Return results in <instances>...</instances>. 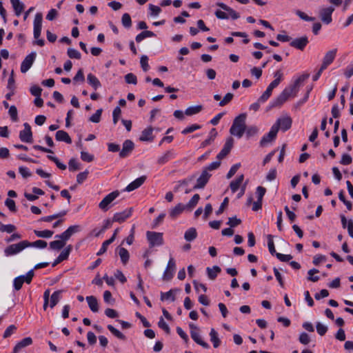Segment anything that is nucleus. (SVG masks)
<instances>
[{"label":"nucleus","mask_w":353,"mask_h":353,"mask_svg":"<svg viewBox=\"0 0 353 353\" xmlns=\"http://www.w3.org/2000/svg\"><path fill=\"white\" fill-rule=\"evenodd\" d=\"M246 114L242 113L236 117L230 129V133L238 138H241L245 131Z\"/></svg>","instance_id":"nucleus-1"},{"label":"nucleus","mask_w":353,"mask_h":353,"mask_svg":"<svg viewBox=\"0 0 353 353\" xmlns=\"http://www.w3.org/2000/svg\"><path fill=\"white\" fill-rule=\"evenodd\" d=\"M30 247L28 241H22L18 243L10 245L4 250V254L6 256H12L21 252L26 248Z\"/></svg>","instance_id":"nucleus-2"},{"label":"nucleus","mask_w":353,"mask_h":353,"mask_svg":"<svg viewBox=\"0 0 353 353\" xmlns=\"http://www.w3.org/2000/svg\"><path fill=\"white\" fill-rule=\"evenodd\" d=\"M34 276V271L32 270L28 272L26 275H21L16 277L13 281L14 289L18 291L21 290L23 283H30Z\"/></svg>","instance_id":"nucleus-3"},{"label":"nucleus","mask_w":353,"mask_h":353,"mask_svg":"<svg viewBox=\"0 0 353 353\" xmlns=\"http://www.w3.org/2000/svg\"><path fill=\"white\" fill-rule=\"evenodd\" d=\"M293 92L288 88H285L281 94L270 103V108L280 107L290 97H293Z\"/></svg>","instance_id":"nucleus-4"},{"label":"nucleus","mask_w":353,"mask_h":353,"mask_svg":"<svg viewBox=\"0 0 353 353\" xmlns=\"http://www.w3.org/2000/svg\"><path fill=\"white\" fill-rule=\"evenodd\" d=\"M292 123V120L291 117L288 115H285L279 118L272 126L276 127L277 131L281 130L285 132L291 128Z\"/></svg>","instance_id":"nucleus-5"},{"label":"nucleus","mask_w":353,"mask_h":353,"mask_svg":"<svg viewBox=\"0 0 353 353\" xmlns=\"http://www.w3.org/2000/svg\"><path fill=\"white\" fill-rule=\"evenodd\" d=\"M334 6L323 7L319 9V17L323 23L326 25L331 23L332 21V14L334 11Z\"/></svg>","instance_id":"nucleus-6"},{"label":"nucleus","mask_w":353,"mask_h":353,"mask_svg":"<svg viewBox=\"0 0 353 353\" xmlns=\"http://www.w3.org/2000/svg\"><path fill=\"white\" fill-rule=\"evenodd\" d=\"M119 192L115 190L106 195L99 204V208L103 211L106 212L110 208V204L119 196Z\"/></svg>","instance_id":"nucleus-7"},{"label":"nucleus","mask_w":353,"mask_h":353,"mask_svg":"<svg viewBox=\"0 0 353 353\" xmlns=\"http://www.w3.org/2000/svg\"><path fill=\"white\" fill-rule=\"evenodd\" d=\"M147 239L151 246L161 245L163 243L162 233L155 232H147Z\"/></svg>","instance_id":"nucleus-8"},{"label":"nucleus","mask_w":353,"mask_h":353,"mask_svg":"<svg viewBox=\"0 0 353 353\" xmlns=\"http://www.w3.org/2000/svg\"><path fill=\"white\" fill-rule=\"evenodd\" d=\"M37 57V53L35 52H32L30 54L27 55L24 60L22 61L21 65V72L22 73H26L29 70V69L32 65L35 59Z\"/></svg>","instance_id":"nucleus-9"},{"label":"nucleus","mask_w":353,"mask_h":353,"mask_svg":"<svg viewBox=\"0 0 353 353\" xmlns=\"http://www.w3.org/2000/svg\"><path fill=\"white\" fill-rule=\"evenodd\" d=\"M23 125H24V130L20 131L19 139L23 142L32 143V132L31 130V127L28 123H25Z\"/></svg>","instance_id":"nucleus-10"},{"label":"nucleus","mask_w":353,"mask_h":353,"mask_svg":"<svg viewBox=\"0 0 353 353\" xmlns=\"http://www.w3.org/2000/svg\"><path fill=\"white\" fill-rule=\"evenodd\" d=\"M81 230V227L79 225H74L70 226L65 232L61 234L56 235V238L63 239V240H68L71 236L75 233L79 232Z\"/></svg>","instance_id":"nucleus-11"},{"label":"nucleus","mask_w":353,"mask_h":353,"mask_svg":"<svg viewBox=\"0 0 353 353\" xmlns=\"http://www.w3.org/2000/svg\"><path fill=\"white\" fill-rule=\"evenodd\" d=\"M277 133L278 131L276 130V127L272 126L270 132L261 139L260 145L264 147L272 142L276 139Z\"/></svg>","instance_id":"nucleus-12"},{"label":"nucleus","mask_w":353,"mask_h":353,"mask_svg":"<svg viewBox=\"0 0 353 353\" xmlns=\"http://www.w3.org/2000/svg\"><path fill=\"white\" fill-rule=\"evenodd\" d=\"M43 14L41 12L36 14L34 19V37L36 39L41 35L42 27Z\"/></svg>","instance_id":"nucleus-13"},{"label":"nucleus","mask_w":353,"mask_h":353,"mask_svg":"<svg viewBox=\"0 0 353 353\" xmlns=\"http://www.w3.org/2000/svg\"><path fill=\"white\" fill-rule=\"evenodd\" d=\"M176 270V263L173 258H170L168 261L166 269L163 275V279L165 281L170 280L174 275Z\"/></svg>","instance_id":"nucleus-14"},{"label":"nucleus","mask_w":353,"mask_h":353,"mask_svg":"<svg viewBox=\"0 0 353 353\" xmlns=\"http://www.w3.org/2000/svg\"><path fill=\"white\" fill-rule=\"evenodd\" d=\"M132 212L133 208H129L128 209H125L123 212H117L113 216L112 221L123 223L132 215Z\"/></svg>","instance_id":"nucleus-15"},{"label":"nucleus","mask_w":353,"mask_h":353,"mask_svg":"<svg viewBox=\"0 0 353 353\" xmlns=\"http://www.w3.org/2000/svg\"><path fill=\"white\" fill-rule=\"evenodd\" d=\"M134 148V143L130 140H125L123 143V147L119 152V157L121 158H125L128 157Z\"/></svg>","instance_id":"nucleus-16"},{"label":"nucleus","mask_w":353,"mask_h":353,"mask_svg":"<svg viewBox=\"0 0 353 353\" xmlns=\"http://www.w3.org/2000/svg\"><path fill=\"white\" fill-rule=\"evenodd\" d=\"M233 144H234V139L232 137L228 138L226 140V141L223 145V148H222L221 152L218 154V155L216 157L217 159L219 160H221V159H223L224 157H225L231 151V150L233 147Z\"/></svg>","instance_id":"nucleus-17"},{"label":"nucleus","mask_w":353,"mask_h":353,"mask_svg":"<svg viewBox=\"0 0 353 353\" xmlns=\"http://www.w3.org/2000/svg\"><path fill=\"white\" fill-rule=\"evenodd\" d=\"M211 174L207 172V170H203L201 174L196 180V183L194 186L193 189H202L203 188L207 183L208 182Z\"/></svg>","instance_id":"nucleus-18"},{"label":"nucleus","mask_w":353,"mask_h":353,"mask_svg":"<svg viewBox=\"0 0 353 353\" xmlns=\"http://www.w3.org/2000/svg\"><path fill=\"white\" fill-rule=\"evenodd\" d=\"M310 77V74H303L302 75L299 76L294 82L292 85L288 87L292 92H293V97H295L299 91V87L301 86V83L308 79Z\"/></svg>","instance_id":"nucleus-19"},{"label":"nucleus","mask_w":353,"mask_h":353,"mask_svg":"<svg viewBox=\"0 0 353 353\" xmlns=\"http://www.w3.org/2000/svg\"><path fill=\"white\" fill-rule=\"evenodd\" d=\"M308 43L309 41L307 37L303 36L299 38L294 39L290 42V46L294 48H296L300 50H303Z\"/></svg>","instance_id":"nucleus-20"},{"label":"nucleus","mask_w":353,"mask_h":353,"mask_svg":"<svg viewBox=\"0 0 353 353\" xmlns=\"http://www.w3.org/2000/svg\"><path fill=\"white\" fill-rule=\"evenodd\" d=\"M147 177L146 176L143 175L141 176L132 182H131L129 185L126 186L125 188V191L126 192H131L133 191L137 188H139L140 186H141L143 183L145 181Z\"/></svg>","instance_id":"nucleus-21"},{"label":"nucleus","mask_w":353,"mask_h":353,"mask_svg":"<svg viewBox=\"0 0 353 353\" xmlns=\"http://www.w3.org/2000/svg\"><path fill=\"white\" fill-rule=\"evenodd\" d=\"M152 132L153 128L151 126H149L147 128L144 129L141 132V135L139 137V140L141 141H152L154 138L152 134Z\"/></svg>","instance_id":"nucleus-22"},{"label":"nucleus","mask_w":353,"mask_h":353,"mask_svg":"<svg viewBox=\"0 0 353 353\" xmlns=\"http://www.w3.org/2000/svg\"><path fill=\"white\" fill-rule=\"evenodd\" d=\"M72 250V245H68L64 250H63L59 256L56 259V260L52 263V266H56L58 263H61V261L66 260L68 258V256Z\"/></svg>","instance_id":"nucleus-23"},{"label":"nucleus","mask_w":353,"mask_h":353,"mask_svg":"<svg viewBox=\"0 0 353 353\" xmlns=\"http://www.w3.org/2000/svg\"><path fill=\"white\" fill-rule=\"evenodd\" d=\"M32 339L31 337H26L20 341L17 345L14 346L13 349L12 353H18L22 348H24L27 346L32 345Z\"/></svg>","instance_id":"nucleus-24"},{"label":"nucleus","mask_w":353,"mask_h":353,"mask_svg":"<svg viewBox=\"0 0 353 353\" xmlns=\"http://www.w3.org/2000/svg\"><path fill=\"white\" fill-rule=\"evenodd\" d=\"M175 157V153L172 150L166 151L163 155L157 159L159 165H163Z\"/></svg>","instance_id":"nucleus-25"},{"label":"nucleus","mask_w":353,"mask_h":353,"mask_svg":"<svg viewBox=\"0 0 353 353\" xmlns=\"http://www.w3.org/2000/svg\"><path fill=\"white\" fill-rule=\"evenodd\" d=\"M192 339L199 345H201L205 349H208L210 345L202 340L199 333L196 330H191L190 332Z\"/></svg>","instance_id":"nucleus-26"},{"label":"nucleus","mask_w":353,"mask_h":353,"mask_svg":"<svg viewBox=\"0 0 353 353\" xmlns=\"http://www.w3.org/2000/svg\"><path fill=\"white\" fill-rule=\"evenodd\" d=\"M55 139L58 141H64L67 143H71L72 139L68 133L64 130H58L55 134Z\"/></svg>","instance_id":"nucleus-27"},{"label":"nucleus","mask_w":353,"mask_h":353,"mask_svg":"<svg viewBox=\"0 0 353 353\" xmlns=\"http://www.w3.org/2000/svg\"><path fill=\"white\" fill-rule=\"evenodd\" d=\"M86 301L88 302V306L90 310L93 312H98L99 307L97 299L94 296H88L86 297Z\"/></svg>","instance_id":"nucleus-28"},{"label":"nucleus","mask_w":353,"mask_h":353,"mask_svg":"<svg viewBox=\"0 0 353 353\" xmlns=\"http://www.w3.org/2000/svg\"><path fill=\"white\" fill-rule=\"evenodd\" d=\"M186 207L182 203H178L174 208H172L169 212V216L172 219L176 218L181 214Z\"/></svg>","instance_id":"nucleus-29"},{"label":"nucleus","mask_w":353,"mask_h":353,"mask_svg":"<svg viewBox=\"0 0 353 353\" xmlns=\"http://www.w3.org/2000/svg\"><path fill=\"white\" fill-rule=\"evenodd\" d=\"M87 81L95 90L101 86L99 80L92 73L87 75Z\"/></svg>","instance_id":"nucleus-30"},{"label":"nucleus","mask_w":353,"mask_h":353,"mask_svg":"<svg viewBox=\"0 0 353 353\" xmlns=\"http://www.w3.org/2000/svg\"><path fill=\"white\" fill-rule=\"evenodd\" d=\"M206 271L208 273V278L210 280H214L216 278L217 274L221 271V270L219 266L214 265L212 268L209 267L207 268Z\"/></svg>","instance_id":"nucleus-31"},{"label":"nucleus","mask_w":353,"mask_h":353,"mask_svg":"<svg viewBox=\"0 0 353 353\" xmlns=\"http://www.w3.org/2000/svg\"><path fill=\"white\" fill-rule=\"evenodd\" d=\"M244 179L243 174L239 176L235 180L231 181L230 187L232 192H235L239 188Z\"/></svg>","instance_id":"nucleus-32"},{"label":"nucleus","mask_w":353,"mask_h":353,"mask_svg":"<svg viewBox=\"0 0 353 353\" xmlns=\"http://www.w3.org/2000/svg\"><path fill=\"white\" fill-rule=\"evenodd\" d=\"M336 52V49H333L327 52L323 57V61L330 65L335 59Z\"/></svg>","instance_id":"nucleus-33"},{"label":"nucleus","mask_w":353,"mask_h":353,"mask_svg":"<svg viewBox=\"0 0 353 353\" xmlns=\"http://www.w3.org/2000/svg\"><path fill=\"white\" fill-rule=\"evenodd\" d=\"M12 3L16 16H20L24 10L25 5L22 1H12Z\"/></svg>","instance_id":"nucleus-34"},{"label":"nucleus","mask_w":353,"mask_h":353,"mask_svg":"<svg viewBox=\"0 0 353 353\" xmlns=\"http://www.w3.org/2000/svg\"><path fill=\"white\" fill-rule=\"evenodd\" d=\"M63 290L55 291L50 296V307L53 308L59 301Z\"/></svg>","instance_id":"nucleus-35"},{"label":"nucleus","mask_w":353,"mask_h":353,"mask_svg":"<svg viewBox=\"0 0 353 353\" xmlns=\"http://www.w3.org/2000/svg\"><path fill=\"white\" fill-rule=\"evenodd\" d=\"M118 250L121 262L123 264L125 265L130 259V254L128 251L124 248H118Z\"/></svg>","instance_id":"nucleus-36"},{"label":"nucleus","mask_w":353,"mask_h":353,"mask_svg":"<svg viewBox=\"0 0 353 353\" xmlns=\"http://www.w3.org/2000/svg\"><path fill=\"white\" fill-rule=\"evenodd\" d=\"M66 241H67V240H63V239H59V240L51 241L50 243V247L52 250H59L65 246Z\"/></svg>","instance_id":"nucleus-37"},{"label":"nucleus","mask_w":353,"mask_h":353,"mask_svg":"<svg viewBox=\"0 0 353 353\" xmlns=\"http://www.w3.org/2000/svg\"><path fill=\"white\" fill-rule=\"evenodd\" d=\"M197 236V232L194 228L188 229L184 234V238L187 241H192Z\"/></svg>","instance_id":"nucleus-38"},{"label":"nucleus","mask_w":353,"mask_h":353,"mask_svg":"<svg viewBox=\"0 0 353 353\" xmlns=\"http://www.w3.org/2000/svg\"><path fill=\"white\" fill-rule=\"evenodd\" d=\"M210 336L211 341L213 343L214 347L217 348L220 345L221 341L218 337V333L214 328L211 329Z\"/></svg>","instance_id":"nucleus-39"},{"label":"nucleus","mask_w":353,"mask_h":353,"mask_svg":"<svg viewBox=\"0 0 353 353\" xmlns=\"http://www.w3.org/2000/svg\"><path fill=\"white\" fill-rule=\"evenodd\" d=\"M216 136H217L216 130L215 128L211 129L208 139H205L204 141L202 142L201 147L205 148L207 145H210L214 140V139Z\"/></svg>","instance_id":"nucleus-40"},{"label":"nucleus","mask_w":353,"mask_h":353,"mask_svg":"<svg viewBox=\"0 0 353 353\" xmlns=\"http://www.w3.org/2000/svg\"><path fill=\"white\" fill-rule=\"evenodd\" d=\"M202 109L203 106L201 105L190 106L185 110V114H186L187 116H192L199 113L202 110Z\"/></svg>","instance_id":"nucleus-41"},{"label":"nucleus","mask_w":353,"mask_h":353,"mask_svg":"<svg viewBox=\"0 0 353 353\" xmlns=\"http://www.w3.org/2000/svg\"><path fill=\"white\" fill-rule=\"evenodd\" d=\"M155 36H156V34L153 32L149 31V30H145V31L141 32L140 34H137L135 38V40L137 43H139L142 40H143L144 39H145L147 37H155Z\"/></svg>","instance_id":"nucleus-42"},{"label":"nucleus","mask_w":353,"mask_h":353,"mask_svg":"<svg viewBox=\"0 0 353 353\" xmlns=\"http://www.w3.org/2000/svg\"><path fill=\"white\" fill-rule=\"evenodd\" d=\"M15 225L12 224L4 225L0 222V232H7V233H12L16 230Z\"/></svg>","instance_id":"nucleus-43"},{"label":"nucleus","mask_w":353,"mask_h":353,"mask_svg":"<svg viewBox=\"0 0 353 353\" xmlns=\"http://www.w3.org/2000/svg\"><path fill=\"white\" fill-rule=\"evenodd\" d=\"M34 233L38 237L50 238L53 235L54 232L51 231V230H41V231L34 230Z\"/></svg>","instance_id":"nucleus-44"},{"label":"nucleus","mask_w":353,"mask_h":353,"mask_svg":"<svg viewBox=\"0 0 353 353\" xmlns=\"http://www.w3.org/2000/svg\"><path fill=\"white\" fill-rule=\"evenodd\" d=\"M108 329L110 330V332L114 334L116 337L121 340H125V336L123 334H122L119 330L115 328L111 325H108L107 326Z\"/></svg>","instance_id":"nucleus-45"},{"label":"nucleus","mask_w":353,"mask_h":353,"mask_svg":"<svg viewBox=\"0 0 353 353\" xmlns=\"http://www.w3.org/2000/svg\"><path fill=\"white\" fill-rule=\"evenodd\" d=\"M268 246L269 251L272 255H275L277 252H276L275 248H274V243L273 241V236L271 234H268Z\"/></svg>","instance_id":"nucleus-46"},{"label":"nucleus","mask_w":353,"mask_h":353,"mask_svg":"<svg viewBox=\"0 0 353 353\" xmlns=\"http://www.w3.org/2000/svg\"><path fill=\"white\" fill-rule=\"evenodd\" d=\"M200 199V196L199 194H195L192 197V199L189 201V202L187 203V205H185L186 208H193L194 207H195L196 205V204L198 203Z\"/></svg>","instance_id":"nucleus-47"},{"label":"nucleus","mask_w":353,"mask_h":353,"mask_svg":"<svg viewBox=\"0 0 353 353\" xmlns=\"http://www.w3.org/2000/svg\"><path fill=\"white\" fill-rule=\"evenodd\" d=\"M319 271L317 269L313 268L308 271V276L307 280L312 281V282H316L319 280V276H314V274L318 273Z\"/></svg>","instance_id":"nucleus-48"},{"label":"nucleus","mask_w":353,"mask_h":353,"mask_svg":"<svg viewBox=\"0 0 353 353\" xmlns=\"http://www.w3.org/2000/svg\"><path fill=\"white\" fill-rule=\"evenodd\" d=\"M121 22L125 28H129L132 26V20L129 14L125 13L122 16Z\"/></svg>","instance_id":"nucleus-49"},{"label":"nucleus","mask_w":353,"mask_h":353,"mask_svg":"<svg viewBox=\"0 0 353 353\" xmlns=\"http://www.w3.org/2000/svg\"><path fill=\"white\" fill-rule=\"evenodd\" d=\"M69 170L74 172L80 169V165L75 159H71L68 162Z\"/></svg>","instance_id":"nucleus-50"},{"label":"nucleus","mask_w":353,"mask_h":353,"mask_svg":"<svg viewBox=\"0 0 353 353\" xmlns=\"http://www.w3.org/2000/svg\"><path fill=\"white\" fill-rule=\"evenodd\" d=\"M102 112V109L97 110L96 112L90 117L89 121L95 123L100 122Z\"/></svg>","instance_id":"nucleus-51"},{"label":"nucleus","mask_w":353,"mask_h":353,"mask_svg":"<svg viewBox=\"0 0 353 353\" xmlns=\"http://www.w3.org/2000/svg\"><path fill=\"white\" fill-rule=\"evenodd\" d=\"M68 56L71 59H81V53L76 49L68 48L67 52Z\"/></svg>","instance_id":"nucleus-52"},{"label":"nucleus","mask_w":353,"mask_h":353,"mask_svg":"<svg viewBox=\"0 0 353 353\" xmlns=\"http://www.w3.org/2000/svg\"><path fill=\"white\" fill-rule=\"evenodd\" d=\"M112 243V239H108V240L105 241L103 243L101 248H100L99 252L97 253V255L100 256V255L104 254L106 252L108 245H110Z\"/></svg>","instance_id":"nucleus-53"},{"label":"nucleus","mask_w":353,"mask_h":353,"mask_svg":"<svg viewBox=\"0 0 353 353\" xmlns=\"http://www.w3.org/2000/svg\"><path fill=\"white\" fill-rule=\"evenodd\" d=\"M316 331L320 336H323L327 331V327L320 322H318L316 325Z\"/></svg>","instance_id":"nucleus-54"},{"label":"nucleus","mask_w":353,"mask_h":353,"mask_svg":"<svg viewBox=\"0 0 353 353\" xmlns=\"http://www.w3.org/2000/svg\"><path fill=\"white\" fill-rule=\"evenodd\" d=\"M88 170H85L84 172L79 173L77 176V183L81 184L88 178Z\"/></svg>","instance_id":"nucleus-55"},{"label":"nucleus","mask_w":353,"mask_h":353,"mask_svg":"<svg viewBox=\"0 0 353 353\" xmlns=\"http://www.w3.org/2000/svg\"><path fill=\"white\" fill-rule=\"evenodd\" d=\"M233 97H234L233 94L230 93V92L227 93L224 96L223 99L220 101L219 105L224 106V105H227L228 103H230L232 101V99H233Z\"/></svg>","instance_id":"nucleus-56"},{"label":"nucleus","mask_w":353,"mask_h":353,"mask_svg":"<svg viewBox=\"0 0 353 353\" xmlns=\"http://www.w3.org/2000/svg\"><path fill=\"white\" fill-rule=\"evenodd\" d=\"M259 129L256 126L245 127V132L248 137H253L258 133Z\"/></svg>","instance_id":"nucleus-57"},{"label":"nucleus","mask_w":353,"mask_h":353,"mask_svg":"<svg viewBox=\"0 0 353 353\" xmlns=\"http://www.w3.org/2000/svg\"><path fill=\"white\" fill-rule=\"evenodd\" d=\"M125 80L127 83L136 85L137 83V77L132 73H128L125 76Z\"/></svg>","instance_id":"nucleus-58"},{"label":"nucleus","mask_w":353,"mask_h":353,"mask_svg":"<svg viewBox=\"0 0 353 353\" xmlns=\"http://www.w3.org/2000/svg\"><path fill=\"white\" fill-rule=\"evenodd\" d=\"M158 325L160 328L163 330L167 334H170V327L166 323V322L164 321L163 317H161L159 319Z\"/></svg>","instance_id":"nucleus-59"},{"label":"nucleus","mask_w":353,"mask_h":353,"mask_svg":"<svg viewBox=\"0 0 353 353\" xmlns=\"http://www.w3.org/2000/svg\"><path fill=\"white\" fill-rule=\"evenodd\" d=\"M352 162V159L351 156L348 154H343L342 155L341 159L340 161V163L344 165H347L351 164Z\"/></svg>","instance_id":"nucleus-60"},{"label":"nucleus","mask_w":353,"mask_h":353,"mask_svg":"<svg viewBox=\"0 0 353 353\" xmlns=\"http://www.w3.org/2000/svg\"><path fill=\"white\" fill-rule=\"evenodd\" d=\"M30 247H36L39 248H45L47 246V242L43 240H37L34 242H29Z\"/></svg>","instance_id":"nucleus-61"},{"label":"nucleus","mask_w":353,"mask_h":353,"mask_svg":"<svg viewBox=\"0 0 353 353\" xmlns=\"http://www.w3.org/2000/svg\"><path fill=\"white\" fill-rule=\"evenodd\" d=\"M8 112L12 121H17L18 120L17 109L14 105L10 107Z\"/></svg>","instance_id":"nucleus-62"},{"label":"nucleus","mask_w":353,"mask_h":353,"mask_svg":"<svg viewBox=\"0 0 353 353\" xmlns=\"http://www.w3.org/2000/svg\"><path fill=\"white\" fill-rule=\"evenodd\" d=\"M16 330L17 327L14 325H10L5 330L3 337L5 339L9 337L15 332Z\"/></svg>","instance_id":"nucleus-63"},{"label":"nucleus","mask_w":353,"mask_h":353,"mask_svg":"<svg viewBox=\"0 0 353 353\" xmlns=\"http://www.w3.org/2000/svg\"><path fill=\"white\" fill-rule=\"evenodd\" d=\"M5 205L8 208V209L11 212H16L17 208H16V205H15V202L14 200L9 199V198L6 199L5 201Z\"/></svg>","instance_id":"nucleus-64"}]
</instances>
